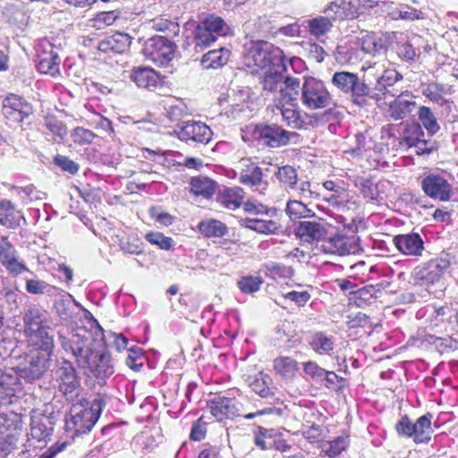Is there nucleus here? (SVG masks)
I'll use <instances>...</instances> for the list:
<instances>
[{"mask_svg":"<svg viewBox=\"0 0 458 458\" xmlns=\"http://www.w3.org/2000/svg\"><path fill=\"white\" fill-rule=\"evenodd\" d=\"M71 138L75 144L83 146L91 144L96 138V134L90 130L78 126L72 131Z\"/></svg>","mask_w":458,"mask_h":458,"instance_id":"obj_55","label":"nucleus"},{"mask_svg":"<svg viewBox=\"0 0 458 458\" xmlns=\"http://www.w3.org/2000/svg\"><path fill=\"white\" fill-rule=\"evenodd\" d=\"M241 403L235 399L216 396L208 402L210 413L219 421L241 416Z\"/></svg>","mask_w":458,"mask_h":458,"instance_id":"obj_18","label":"nucleus"},{"mask_svg":"<svg viewBox=\"0 0 458 458\" xmlns=\"http://www.w3.org/2000/svg\"><path fill=\"white\" fill-rule=\"evenodd\" d=\"M301 94V84L298 78L285 76L278 97H276L274 103H296Z\"/></svg>","mask_w":458,"mask_h":458,"instance_id":"obj_24","label":"nucleus"},{"mask_svg":"<svg viewBox=\"0 0 458 458\" xmlns=\"http://www.w3.org/2000/svg\"><path fill=\"white\" fill-rule=\"evenodd\" d=\"M104 405L100 397L95 398L89 407L81 403L73 404L65 420L66 431L72 437L89 432L99 419Z\"/></svg>","mask_w":458,"mask_h":458,"instance_id":"obj_2","label":"nucleus"},{"mask_svg":"<svg viewBox=\"0 0 458 458\" xmlns=\"http://www.w3.org/2000/svg\"><path fill=\"white\" fill-rule=\"evenodd\" d=\"M431 418L432 415L430 413H427L421 417H420L415 423H413L414 427V434L413 440L416 443H428L431 438V434L433 433L431 428Z\"/></svg>","mask_w":458,"mask_h":458,"instance_id":"obj_32","label":"nucleus"},{"mask_svg":"<svg viewBox=\"0 0 458 458\" xmlns=\"http://www.w3.org/2000/svg\"><path fill=\"white\" fill-rule=\"evenodd\" d=\"M39 61L38 70L41 73L55 75L59 72L60 58L56 47L47 38L38 46Z\"/></svg>","mask_w":458,"mask_h":458,"instance_id":"obj_16","label":"nucleus"},{"mask_svg":"<svg viewBox=\"0 0 458 458\" xmlns=\"http://www.w3.org/2000/svg\"><path fill=\"white\" fill-rule=\"evenodd\" d=\"M263 280L260 276H248L242 277L237 284L243 293H253L259 290Z\"/></svg>","mask_w":458,"mask_h":458,"instance_id":"obj_52","label":"nucleus"},{"mask_svg":"<svg viewBox=\"0 0 458 458\" xmlns=\"http://www.w3.org/2000/svg\"><path fill=\"white\" fill-rule=\"evenodd\" d=\"M357 47L361 55L362 54L374 55L382 49V44L378 36L374 32H370L358 38Z\"/></svg>","mask_w":458,"mask_h":458,"instance_id":"obj_36","label":"nucleus"},{"mask_svg":"<svg viewBox=\"0 0 458 458\" xmlns=\"http://www.w3.org/2000/svg\"><path fill=\"white\" fill-rule=\"evenodd\" d=\"M175 44L166 37L156 36L146 40L142 54L157 65L167 64L174 56Z\"/></svg>","mask_w":458,"mask_h":458,"instance_id":"obj_10","label":"nucleus"},{"mask_svg":"<svg viewBox=\"0 0 458 458\" xmlns=\"http://www.w3.org/2000/svg\"><path fill=\"white\" fill-rule=\"evenodd\" d=\"M360 0H342L341 4L338 5L337 4L332 2L327 6V10H334V7L335 8H341L343 10V13L344 18L346 19H354L358 17L360 14Z\"/></svg>","mask_w":458,"mask_h":458,"instance_id":"obj_49","label":"nucleus"},{"mask_svg":"<svg viewBox=\"0 0 458 458\" xmlns=\"http://www.w3.org/2000/svg\"><path fill=\"white\" fill-rule=\"evenodd\" d=\"M2 112L11 123H20L32 114L33 107L21 96L9 94L3 99Z\"/></svg>","mask_w":458,"mask_h":458,"instance_id":"obj_11","label":"nucleus"},{"mask_svg":"<svg viewBox=\"0 0 458 458\" xmlns=\"http://www.w3.org/2000/svg\"><path fill=\"white\" fill-rule=\"evenodd\" d=\"M284 55L283 51L267 41H257L251 44L244 57L245 64L258 70H268L272 67H282L285 71Z\"/></svg>","mask_w":458,"mask_h":458,"instance_id":"obj_3","label":"nucleus"},{"mask_svg":"<svg viewBox=\"0 0 458 458\" xmlns=\"http://www.w3.org/2000/svg\"><path fill=\"white\" fill-rule=\"evenodd\" d=\"M275 107L280 111L283 120L293 129H301L304 121L301 116V112L296 103H274Z\"/></svg>","mask_w":458,"mask_h":458,"instance_id":"obj_26","label":"nucleus"},{"mask_svg":"<svg viewBox=\"0 0 458 458\" xmlns=\"http://www.w3.org/2000/svg\"><path fill=\"white\" fill-rule=\"evenodd\" d=\"M245 192L238 186L225 188L217 196V201L229 209L239 208L243 202Z\"/></svg>","mask_w":458,"mask_h":458,"instance_id":"obj_30","label":"nucleus"},{"mask_svg":"<svg viewBox=\"0 0 458 458\" xmlns=\"http://www.w3.org/2000/svg\"><path fill=\"white\" fill-rule=\"evenodd\" d=\"M15 448L14 437L0 429V458H6Z\"/></svg>","mask_w":458,"mask_h":458,"instance_id":"obj_61","label":"nucleus"},{"mask_svg":"<svg viewBox=\"0 0 458 458\" xmlns=\"http://www.w3.org/2000/svg\"><path fill=\"white\" fill-rule=\"evenodd\" d=\"M349 445V437L342 435L332 441L324 442L321 445L322 452L329 457H335L345 451Z\"/></svg>","mask_w":458,"mask_h":458,"instance_id":"obj_43","label":"nucleus"},{"mask_svg":"<svg viewBox=\"0 0 458 458\" xmlns=\"http://www.w3.org/2000/svg\"><path fill=\"white\" fill-rule=\"evenodd\" d=\"M59 343L64 352L72 354L78 367L83 369L88 377L105 380L114 374V369L110 354L95 350L84 329L73 334L72 338L59 335Z\"/></svg>","mask_w":458,"mask_h":458,"instance_id":"obj_1","label":"nucleus"},{"mask_svg":"<svg viewBox=\"0 0 458 458\" xmlns=\"http://www.w3.org/2000/svg\"><path fill=\"white\" fill-rule=\"evenodd\" d=\"M320 250L324 253L344 256L350 253L348 238L342 234H335L328 238H324L320 245Z\"/></svg>","mask_w":458,"mask_h":458,"instance_id":"obj_25","label":"nucleus"},{"mask_svg":"<svg viewBox=\"0 0 458 458\" xmlns=\"http://www.w3.org/2000/svg\"><path fill=\"white\" fill-rule=\"evenodd\" d=\"M152 28L157 31L165 32L167 36L177 35L180 31L178 23L165 18H155L151 21Z\"/></svg>","mask_w":458,"mask_h":458,"instance_id":"obj_53","label":"nucleus"},{"mask_svg":"<svg viewBox=\"0 0 458 458\" xmlns=\"http://www.w3.org/2000/svg\"><path fill=\"white\" fill-rule=\"evenodd\" d=\"M239 182L245 186L261 187L260 193L262 194L267 187V182L263 180L261 168L249 160L242 161Z\"/></svg>","mask_w":458,"mask_h":458,"instance_id":"obj_22","label":"nucleus"},{"mask_svg":"<svg viewBox=\"0 0 458 458\" xmlns=\"http://www.w3.org/2000/svg\"><path fill=\"white\" fill-rule=\"evenodd\" d=\"M112 40V48L114 53H123L131 45V37L125 33H115L109 36Z\"/></svg>","mask_w":458,"mask_h":458,"instance_id":"obj_60","label":"nucleus"},{"mask_svg":"<svg viewBox=\"0 0 458 458\" xmlns=\"http://www.w3.org/2000/svg\"><path fill=\"white\" fill-rule=\"evenodd\" d=\"M449 266L450 260L447 257H439L430 259L422 266L416 267L411 273L413 284L428 286L435 284Z\"/></svg>","mask_w":458,"mask_h":458,"instance_id":"obj_9","label":"nucleus"},{"mask_svg":"<svg viewBox=\"0 0 458 458\" xmlns=\"http://www.w3.org/2000/svg\"><path fill=\"white\" fill-rule=\"evenodd\" d=\"M23 216L21 212L16 211L13 203L4 200L0 203V224L7 227L14 228L20 225Z\"/></svg>","mask_w":458,"mask_h":458,"instance_id":"obj_34","label":"nucleus"},{"mask_svg":"<svg viewBox=\"0 0 458 458\" xmlns=\"http://www.w3.org/2000/svg\"><path fill=\"white\" fill-rule=\"evenodd\" d=\"M418 117L421 122L422 126L430 135L436 134L440 130L437 117L429 107L425 106H420L418 111Z\"/></svg>","mask_w":458,"mask_h":458,"instance_id":"obj_45","label":"nucleus"},{"mask_svg":"<svg viewBox=\"0 0 458 458\" xmlns=\"http://www.w3.org/2000/svg\"><path fill=\"white\" fill-rule=\"evenodd\" d=\"M297 238L305 242L322 241L327 236L326 227L319 222L301 221L294 229Z\"/></svg>","mask_w":458,"mask_h":458,"instance_id":"obj_23","label":"nucleus"},{"mask_svg":"<svg viewBox=\"0 0 458 458\" xmlns=\"http://www.w3.org/2000/svg\"><path fill=\"white\" fill-rule=\"evenodd\" d=\"M334 55L336 62L341 64H354L363 58L357 47L346 44L337 46Z\"/></svg>","mask_w":458,"mask_h":458,"instance_id":"obj_37","label":"nucleus"},{"mask_svg":"<svg viewBox=\"0 0 458 458\" xmlns=\"http://www.w3.org/2000/svg\"><path fill=\"white\" fill-rule=\"evenodd\" d=\"M55 380L58 383L59 391L67 398L77 394L80 379L72 363L67 360L60 362L55 371Z\"/></svg>","mask_w":458,"mask_h":458,"instance_id":"obj_13","label":"nucleus"},{"mask_svg":"<svg viewBox=\"0 0 458 458\" xmlns=\"http://www.w3.org/2000/svg\"><path fill=\"white\" fill-rule=\"evenodd\" d=\"M293 135L294 132H289L276 124L258 125L253 131V136L259 143L269 148L286 145Z\"/></svg>","mask_w":458,"mask_h":458,"instance_id":"obj_12","label":"nucleus"},{"mask_svg":"<svg viewBox=\"0 0 458 458\" xmlns=\"http://www.w3.org/2000/svg\"><path fill=\"white\" fill-rule=\"evenodd\" d=\"M272 67L266 70L261 80L263 90L267 93L273 94V100L278 97V91L281 90L285 76L281 71Z\"/></svg>","mask_w":458,"mask_h":458,"instance_id":"obj_28","label":"nucleus"},{"mask_svg":"<svg viewBox=\"0 0 458 458\" xmlns=\"http://www.w3.org/2000/svg\"><path fill=\"white\" fill-rule=\"evenodd\" d=\"M146 239L151 244L157 245L160 249L168 250L174 245V241L171 237L165 236L161 233L151 232L146 234Z\"/></svg>","mask_w":458,"mask_h":458,"instance_id":"obj_59","label":"nucleus"},{"mask_svg":"<svg viewBox=\"0 0 458 458\" xmlns=\"http://www.w3.org/2000/svg\"><path fill=\"white\" fill-rule=\"evenodd\" d=\"M273 367L277 375L282 378H293L298 371L297 361L288 356H281L274 360Z\"/></svg>","mask_w":458,"mask_h":458,"instance_id":"obj_35","label":"nucleus"},{"mask_svg":"<svg viewBox=\"0 0 458 458\" xmlns=\"http://www.w3.org/2000/svg\"><path fill=\"white\" fill-rule=\"evenodd\" d=\"M16 192L22 202L26 205L43 199V193L37 191L36 188L32 185H29L24 188H17Z\"/></svg>","mask_w":458,"mask_h":458,"instance_id":"obj_58","label":"nucleus"},{"mask_svg":"<svg viewBox=\"0 0 458 458\" xmlns=\"http://www.w3.org/2000/svg\"><path fill=\"white\" fill-rule=\"evenodd\" d=\"M311 348L319 354H329L334 349V340L322 332L315 333L310 341Z\"/></svg>","mask_w":458,"mask_h":458,"instance_id":"obj_44","label":"nucleus"},{"mask_svg":"<svg viewBox=\"0 0 458 458\" xmlns=\"http://www.w3.org/2000/svg\"><path fill=\"white\" fill-rule=\"evenodd\" d=\"M402 79L403 76L397 71L385 70L381 75L377 77L374 85L370 81L367 82L369 84V91H371V93L368 96V100L373 99L378 103L381 100L382 96L388 94L391 96H395V94L392 93L388 88ZM377 105L379 106V104Z\"/></svg>","mask_w":458,"mask_h":458,"instance_id":"obj_17","label":"nucleus"},{"mask_svg":"<svg viewBox=\"0 0 458 458\" xmlns=\"http://www.w3.org/2000/svg\"><path fill=\"white\" fill-rule=\"evenodd\" d=\"M19 386V379L16 374H0V402H5L15 394Z\"/></svg>","mask_w":458,"mask_h":458,"instance_id":"obj_38","label":"nucleus"},{"mask_svg":"<svg viewBox=\"0 0 458 458\" xmlns=\"http://www.w3.org/2000/svg\"><path fill=\"white\" fill-rule=\"evenodd\" d=\"M26 291L30 294H47L51 295L55 289L47 282L38 279L26 280Z\"/></svg>","mask_w":458,"mask_h":458,"instance_id":"obj_50","label":"nucleus"},{"mask_svg":"<svg viewBox=\"0 0 458 458\" xmlns=\"http://www.w3.org/2000/svg\"><path fill=\"white\" fill-rule=\"evenodd\" d=\"M120 248L124 253L140 254L142 252L139 240L135 237H127L120 242Z\"/></svg>","mask_w":458,"mask_h":458,"instance_id":"obj_62","label":"nucleus"},{"mask_svg":"<svg viewBox=\"0 0 458 458\" xmlns=\"http://www.w3.org/2000/svg\"><path fill=\"white\" fill-rule=\"evenodd\" d=\"M0 263L9 275L17 276L24 271H29L23 260L19 257L18 251L7 237L0 238Z\"/></svg>","mask_w":458,"mask_h":458,"instance_id":"obj_15","label":"nucleus"},{"mask_svg":"<svg viewBox=\"0 0 458 458\" xmlns=\"http://www.w3.org/2000/svg\"><path fill=\"white\" fill-rule=\"evenodd\" d=\"M331 83L341 92L350 94L353 104L365 106L368 96L371 93L365 79L359 78L357 73L350 72H336L333 74Z\"/></svg>","mask_w":458,"mask_h":458,"instance_id":"obj_4","label":"nucleus"},{"mask_svg":"<svg viewBox=\"0 0 458 458\" xmlns=\"http://www.w3.org/2000/svg\"><path fill=\"white\" fill-rule=\"evenodd\" d=\"M212 135L213 132L208 125L195 121L184 122L178 131V137L181 140H191L201 144L208 143Z\"/></svg>","mask_w":458,"mask_h":458,"instance_id":"obj_19","label":"nucleus"},{"mask_svg":"<svg viewBox=\"0 0 458 458\" xmlns=\"http://www.w3.org/2000/svg\"><path fill=\"white\" fill-rule=\"evenodd\" d=\"M131 77L138 87L148 89H155L160 81L158 73L148 67L135 68Z\"/></svg>","mask_w":458,"mask_h":458,"instance_id":"obj_27","label":"nucleus"},{"mask_svg":"<svg viewBox=\"0 0 458 458\" xmlns=\"http://www.w3.org/2000/svg\"><path fill=\"white\" fill-rule=\"evenodd\" d=\"M24 331L28 336L42 342L40 348H48L53 340L49 336L50 327L47 325V313L38 308L29 309L23 318Z\"/></svg>","mask_w":458,"mask_h":458,"instance_id":"obj_7","label":"nucleus"},{"mask_svg":"<svg viewBox=\"0 0 458 458\" xmlns=\"http://www.w3.org/2000/svg\"><path fill=\"white\" fill-rule=\"evenodd\" d=\"M225 21L216 15H208L199 22L193 31V43L196 52H200L215 43L218 37L225 35Z\"/></svg>","mask_w":458,"mask_h":458,"instance_id":"obj_6","label":"nucleus"},{"mask_svg":"<svg viewBox=\"0 0 458 458\" xmlns=\"http://www.w3.org/2000/svg\"><path fill=\"white\" fill-rule=\"evenodd\" d=\"M420 186L427 196L436 200L448 201L453 195L451 183L440 174H428L421 180Z\"/></svg>","mask_w":458,"mask_h":458,"instance_id":"obj_14","label":"nucleus"},{"mask_svg":"<svg viewBox=\"0 0 458 458\" xmlns=\"http://www.w3.org/2000/svg\"><path fill=\"white\" fill-rule=\"evenodd\" d=\"M323 186L326 190L333 192L329 197H325L324 200L333 206L339 205L341 202L339 199H343L345 194V189L334 181H327Z\"/></svg>","mask_w":458,"mask_h":458,"instance_id":"obj_51","label":"nucleus"},{"mask_svg":"<svg viewBox=\"0 0 458 458\" xmlns=\"http://www.w3.org/2000/svg\"><path fill=\"white\" fill-rule=\"evenodd\" d=\"M190 185L191 192L197 196L209 198L215 192V182L208 177H192Z\"/></svg>","mask_w":458,"mask_h":458,"instance_id":"obj_39","label":"nucleus"},{"mask_svg":"<svg viewBox=\"0 0 458 458\" xmlns=\"http://www.w3.org/2000/svg\"><path fill=\"white\" fill-rule=\"evenodd\" d=\"M381 293V285L369 284L364 287L359 288L355 292V300H360L364 302H370L372 299L378 298V294Z\"/></svg>","mask_w":458,"mask_h":458,"instance_id":"obj_56","label":"nucleus"},{"mask_svg":"<svg viewBox=\"0 0 458 458\" xmlns=\"http://www.w3.org/2000/svg\"><path fill=\"white\" fill-rule=\"evenodd\" d=\"M54 163L64 171L74 174L79 170V165L73 160L65 156L57 155L54 158Z\"/></svg>","mask_w":458,"mask_h":458,"instance_id":"obj_64","label":"nucleus"},{"mask_svg":"<svg viewBox=\"0 0 458 458\" xmlns=\"http://www.w3.org/2000/svg\"><path fill=\"white\" fill-rule=\"evenodd\" d=\"M393 243L403 255L421 257L424 250V241L418 233L395 235Z\"/></svg>","mask_w":458,"mask_h":458,"instance_id":"obj_21","label":"nucleus"},{"mask_svg":"<svg viewBox=\"0 0 458 458\" xmlns=\"http://www.w3.org/2000/svg\"><path fill=\"white\" fill-rule=\"evenodd\" d=\"M229 56V49L219 47L204 54L201 57L200 64L203 69H218L227 64Z\"/></svg>","mask_w":458,"mask_h":458,"instance_id":"obj_29","label":"nucleus"},{"mask_svg":"<svg viewBox=\"0 0 458 458\" xmlns=\"http://www.w3.org/2000/svg\"><path fill=\"white\" fill-rule=\"evenodd\" d=\"M415 98L416 97L408 90L397 95L389 104L387 112L390 118L398 121L408 117L417 107Z\"/></svg>","mask_w":458,"mask_h":458,"instance_id":"obj_20","label":"nucleus"},{"mask_svg":"<svg viewBox=\"0 0 458 458\" xmlns=\"http://www.w3.org/2000/svg\"><path fill=\"white\" fill-rule=\"evenodd\" d=\"M240 225L259 233H276L280 225L274 220H263L255 218H243L240 220Z\"/></svg>","mask_w":458,"mask_h":458,"instance_id":"obj_33","label":"nucleus"},{"mask_svg":"<svg viewBox=\"0 0 458 458\" xmlns=\"http://www.w3.org/2000/svg\"><path fill=\"white\" fill-rule=\"evenodd\" d=\"M285 212L292 220L314 217L315 212L301 200H289Z\"/></svg>","mask_w":458,"mask_h":458,"instance_id":"obj_40","label":"nucleus"},{"mask_svg":"<svg viewBox=\"0 0 458 458\" xmlns=\"http://www.w3.org/2000/svg\"><path fill=\"white\" fill-rule=\"evenodd\" d=\"M305 28L310 36L318 40L326 36L333 28L332 21L326 16H317L305 21Z\"/></svg>","mask_w":458,"mask_h":458,"instance_id":"obj_31","label":"nucleus"},{"mask_svg":"<svg viewBox=\"0 0 458 458\" xmlns=\"http://www.w3.org/2000/svg\"><path fill=\"white\" fill-rule=\"evenodd\" d=\"M360 193L366 199L370 200H378L381 199V192L378 184L369 179H363L360 185Z\"/></svg>","mask_w":458,"mask_h":458,"instance_id":"obj_57","label":"nucleus"},{"mask_svg":"<svg viewBox=\"0 0 458 458\" xmlns=\"http://www.w3.org/2000/svg\"><path fill=\"white\" fill-rule=\"evenodd\" d=\"M47 418L32 419L30 423V435L38 441H46L52 435L53 428L48 426Z\"/></svg>","mask_w":458,"mask_h":458,"instance_id":"obj_46","label":"nucleus"},{"mask_svg":"<svg viewBox=\"0 0 458 458\" xmlns=\"http://www.w3.org/2000/svg\"><path fill=\"white\" fill-rule=\"evenodd\" d=\"M47 349L26 354L17 367L18 375L28 381L39 379L49 368L50 354Z\"/></svg>","mask_w":458,"mask_h":458,"instance_id":"obj_8","label":"nucleus"},{"mask_svg":"<svg viewBox=\"0 0 458 458\" xmlns=\"http://www.w3.org/2000/svg\"><path fill=\"white\" fill-rule=\"evenodd\" d=\"M271 378L269 376L263 373H259L250 382V386L251 389L263 398H268L274 394L273 390L269 387Z\"/></svg>","mask_w":458,"mask_h":458,"instance_id":"obj_48","label":"nucleus"},{"mask_svg":"<svg viewBox=\"0 0 458 458\" xmlns=\"http://www.w3.org/2000/svg\"><path fill=\"white\" fill-rule=\"evenodd\" d=\"M332 96L325 83L315 77H304L301 82V104L310 110L322 109L332 104Z\"/></svg>","mask_w":458,"mask_h":458,"instance_id":"obj_5","label":"nucleus"},{"mask_svg":"<svg viewBox=\"0 0 458 458\" xmlns=\"http://www.w3.org/2000/svg\"><path fill=\"white\" fill-rule=\"evenodd\" d=\"M275 175L284 188L289 190L297 188L298 174L294 167L291 165L277 167Z\"/></svg>","mask_w":458,"mask_h":458,"instance_id":"obj_42","label":"nucleus"},{"mask_svg":"<svg viewBox=\"0 0 458 458\" xmlns=\"http://www.w3.org/2000/svg\"><path fill=\"white\" fill-rule=\"evenodd\" d=\"M199 230L205 237H222L226 234L227 227L224 223L216 219L202 221L199 225Z\"/></svg>","mask_w":458,"mask_h":458,"instance_id":"obj_41","label":"nucleus"},{"mask_svg":"<svg viewBox=\"0 0 458 458\" xmlns=\"http://www.w3.org/2000/svg\"><path fill=\"white\" fill-rule=\"evenodd\" d=\"M302 48L306 53V56L316 63L323 62L327 55L324 48L315 42H304Z\"/></svg>","mask_w":458,"mask_h":458,"instance_id":"obj_54","label":"nucleus"},{"mask_svg":"<svg viewBox=\"0 0 458 458\" xmlns=\"http://www.w3.org/2000/svg\"><path fill=\"white\" fill-rule=\"evenodd\" d=\"M207 433V421L204 420V417L201 416L195 421L191 430V439L194 441H201L206 437Z\"/></svg>","mask_w":458,"mask_h":458,"instance_id":"obj_63","label":"nucleus"},{"mask_svg":"<svg viewBox=\"0 0 458 458\" xmlns=\"http://www.w3.org/2000/svg\"><path fill=\"white\" fill-rule=\"evenodd\" d=\"M417 39V37L414 36L412 38H409V37L405 34V39H401L396 47V53L398 56L406 61L411 62L415 60L417 56V49L414 47V40Z\"/></svg>","mask_w":458,"mask_h":458,"instance_id":"obj_47","label":"nucleus"}]
</instances>
